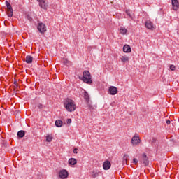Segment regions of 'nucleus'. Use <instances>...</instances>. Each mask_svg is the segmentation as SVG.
<instances>
[{"instance_id":"f257e3e1","label":"nucleus","mask_w":179,"mask_h":179,"mask_svg":"<svg viewBox=\"0 0 179 179\" xmlns=\"http://www.w3.org/2000/svg\"><path fill=\"white\" fill-rule=\"evenodd\" d=\"M64 106L69 113H72L76 110V105L75 101L71 99H66L64 102Z\"/></svg>"},{"instance_id":"f03ea898","label":"nucleus","mask_w":179,"mask_h":179,"mask_svg":"<svg viewBox=\"0 0 179 179\" xmlns=\"http://www.w3.org/2000/svg\"><path fill=\"white\" fill-rule=\"evenodd\" d=\"M84 82V83H87V85H92L93 83V80H92V74H90V71H84L83 73V77L80 78Z\"/></svg>"},{"instance_id":"7ed1b4c3","label":"nucleus","mask_w":179,"mask_h":179,"mask_svg":"<svg viewBox=\"0 0 179 179\" xmlns=\"http://www.w3.org/2000/svg\"><path fill=\"white\" fill-rule=\"evenodd\" d=\"M6 5L7 6V15L8 17H12L13 16V8H12V5L8 1H6Z\"/></svg>"},{"instance_id":"20e7f679","label":"nucleus","mask_w":179,"mask_h":179,"mask_svg":"<svg viewBox=\"0 0 179 179\" xmlns=\"http://www.w3.org/2000/svg\"><path fill=\"white\" fill-rule=\"evenodd\" d=\"M139 143H141V138L138 134H135L131 138V145H133V146H138Z\"/></svg>"},{"instance_id":"39448f33","label":"nucleus","mask_w":179,"mask_h":179,"mask_svg":"<svg viewBox=\"0 0 179 179\" xmlns=\"http://www.w3.org/2000/svg\"><path fill=\"white\" fill-rule=\"evenodd\" d=\"M37 29L38 31L41 33V34H44L45 31H47V27H45V24H44L43 22H38Z\"/></svg>"},{"instance_id":"423d86ee","label":"nucleus","mask_w":179,"mask_h":179,"mask_svg":"<svg viewBox=\"0 0 179 179\" xmlns=\"http://www.w3.org/2000/svg\"><path fill=\"white\" fill-rule=\"evenodd\" d=\"M68 176H69V173L66 169H62L59 172V177L62 179L68 178Z\"/></svg>"},{"instance_id":"0eeeda50","label":"nucleus","mask_w":179,"mask_h":179,"mask_svg":"<svg viewBox=\"0 0 179 179\" xmlns=\"http://www.w3.org/2000/svg\"><path fill=\"white\" fill-rule=\"evenodd\" d=\"M84 99L89 107V108H92V105L90 104V96L87 91L84 92Z\"/></svg>"},{"instance_id":"6e6552de","label":"nucleus","mask_w":179,"mask_h":179,"mask_svg":"<svg viewBox=\"0 0 179 179\" xmlns=\"http://www.w3.org/2000/svg\"><path fill=\"white\" fill-rule=\"evenodd\" d=\"M39 6L41 8V9L47 10V9H48V1L43 0L42 1L39 2Z\"/></svg>"},{"instance_id":"1a4fd4ad","label":"nucleus","mask_w":179,"mask_h":179,"mask_svg":"<svg viewBox=\"0 0 179 179\" xmlns=\"http://www.w3.org/2000/svg\"><path fill=\"white\" fill-rule=\"evenodd\" d=\"M108 92L110 94H111V96H115V94L118 93V88L114 86H110Z\"/></svg>"},{"instance_id":"9d476101","label":"nucleus","mask_w":179,"mask_h":179,"mask_svg":"<svg viewBox=\"0 0 179 179\" xmlns=\"http://www.w3.org/2000/svg\"><path fill=\"white\" fill-rule=\"evenodd\" d=\"M141 160L145 166H148V164H149V158H148L146 153L144 152L142 154Z\"/></svg>"},{"instance_id":"9b49d317","label":"nucleus","mask_w":179,"mask_h":179,"mask_svg":"<svg viewBox=\"0 0 179 179\" xmlns=\"http://www.w3.org/2000/svg\"><path fill=\"white\" fill-rule=\"evenodd\" d=\"M171 3L173 10L177 11V10L179 8L178 0H171Z\"/></svg>"},{"instance_id":"f8f14e48","label":"nucleus","mask_w":179,"mask_h":179,"mask_svg":"<svg viewBox=\"0 0 179 179\" xmlns=\"http://www.w3.org/2000/svg\"><path fill=\"white\" fill-rule=\"evenodd\" d=\"M145 26L148 30H153L155 27H153V22L150 20H148L145 22Z\"/></svg>"},{"instance_id":"ddd939ff","label":"nucleus","mask_w":179,"mask_h":179,"mask_svg":"<svg viewBox=\"0 0 179 179\" xmlns=\"http://www.w3.org/2000/svg\"><path fill=\"white\" fill-rule=\"evenodd\" d=\"M111 168V162L110 161H105L103 164V169L105 170H110Z\"/></svg>"},{"instance_id":"4468645a","label":"nucleus","mask_w":179,"mask_h":179,"mask_svg":"<svg viewBox=\"0 0 179 179\" xmlns=\"http://www.w3.org/2000/svg\"><path fill=\"white\" fill-rule=\"evenodd\" d=\"M124 52H131L132 49H131V46L129 45H124L123 47Z\"/></svg>"},{"instance_id":"2eb2a0df","label":"nucleus","mask_w":179,"mask_h":179,"mask_svg":"<svg viewBox=\"0 0 179 179\" xmlns=\"http://www.w3.org/2000/svg\"><path fill=\"white\" fill-rule=\"evenodd\" d=\"M76 163H78V161H76V159L75 158H70L69 159V164H70V166H75Z\"/></svg>"},{"instance_id":"dca6fc26","label":"nucleus","mask_w":179,"mask_h":179,"mask_svg":"<svg viewBox=\"0 0 179 179\" xmlns=\"http://www.w3.org/2000/svg\"><path fill=\"white\" fill-rule=\"evenodd\" d=\"M26 135V132L23 130H20L17 133V138H23Z\"/></svg>"},{"instance_id":"f3484780","label":"nucleus","mask_w":179,"mask_h":179,"mask_svg":"<svg viewBox=\"0 0 179 179\" xmlns=\"http://www.w3.org/2000/svg\"><path fill=\"white\" fill-rule=\"evenodd\" d=\"M27 64H31L33 62V57L30 55H27L25 59Z\"/></svg>"},{"instance_id":"a211bd4d","label":"nucleus","mask_w":179,"mask_h":179,"mask_svg":"<svg viewBox=\"0 0 179 179\" xmlns=\"http://www.w3.org/2000/svg\"><path fill=\"white\" fill-rule=\"evenodd\" d=\"M126 13L127 16L130 17V19H134V13H132V10H127Z\"/></svg>"},{"instance_id":"6ab92c4d","label":"nucleus","mask_w":179,"mask_h":179,"mask_svg":"<svg viewBox=\"0 0 179 179\" xmlns=\"http://www.w3.org/2000/svg\"><path fill=\"white\" fill-rule=\"evenodd\" d=\"M62 121L59 120H56L55 122V126L57 127L58 128L62 127Z\"/></svg>"},{"instance_id":"aec40b11","label":"nucleus","mask_w":179,"mask_h":179,"mask_svg":"<svg viewBox=\"0 0 179 179\" xmlns=\"http://www.w3.org/2000/svg\"><path fill=\"white\" fill-rule=\"evenodd\" d=\"M120 59H121L122 62H128V61H129V57H128L127 56H122L120 57Z\"/></svg>"},{"instance_id":"412c9836","label":"nucleus","mask_w":179,"mask_h":179,"mask_svg":"<svg viewBox=\"0 0 179 179\" xmlns=\"http://www.w3.org/2000/svg\"><path fill=\"white\" fill-rule=\"evenodd\" d=\"M120 31L121 34H127V31H128V30H127V29H125V27H121L120 29Z\"/></svg>"},{"instance_id":"4be33fe9","label":"nucleus","mask_w":179,"mask_h":179,"mask_svg":"<svg viewBox=\"0 0 179 179\" xmlns=\"http://www.w3.org/2000/svg\"><path fill=\"white\" fill-rule=\"evenodd\" d=\"M52 136L51 135H48L46 136V142H52Z\"/></svg>"},{"instance_id":"5701e85b","label":"nucleus","mask_w":179,"mask_h":179,"mask_svg":"<svg viewBox=\"0 0 179 179\" xmlns=\"http://www.w3.org/2000/svg\"><path fill=\"white\" fill-rule=\"evenodd\" d=\"M92 177V178H96V177H99V172H93Z\"/></svg>"},{"instance_id":"b1692460","label":"nucleus","mask_w":179,"mask_h":179,"mask_svg":"<svg viewBox=\"0 0 179 179\" xmlns=\"http://www.w3.org/2000/svg\"><path fill=\"white\" fill-rule=\"evenodd\" d=\"M62 63L64 64V65H68V64H69V62L68 61L67 59L64 58L62 59Z\"/></svg>"},{"instance_id":"393cba45","label":"nucleus","mask_w":179,"mask_h":179,"mask_svg":"<svg viewBox=\"0 0 179 179\" xmlns=\"http://www.w3.org/2000/svg\"><path fill=\"white\" fill-rule=\"evenodd\" d=\"M170 69H171V71H176V66L171 64L170 66Z\"/></svg>"},{"instance_id":"a878e982","label":"nucleus","mask_w":179,"mask_h":179,"mask_svg":"<svg viewBox=\"0 0 179 179\" xmlns=\"http://www.w3.org/2000/svg\"><path fill=\"white\" fill-rule=\"evenodd\" d=\"M128 157H129V156L128 155L125 154L123 156V160H128Z\"/></svg>"},{"instance_id":"bb28decb","label":"nucleus","mask_w":179,"mask_h":179,"mask_svg":"<svg viewBox=\"0 0 179 179\" xmlns=\"http://www.w3.org/2000/svg\"><path fill=\"white\" fill-rule=\"evenodd\" d=\"M133 163H134V164H138V159L134 158V159H133Z\"/></svg>"},{"instance_id":"cd10ccee","label":"nucleus","mask_w":179,"mask_h":179,"mask_svg":"<svg viewBox=\"0 0 179 179\" xmlns=\"http://www.w3.org/2000/svg\"><path fill=\"white\" fill-rule=\"evenodd\" d=\"M27 17L28 20H29V22H31V20H33V18H31V17H30V15H27Z\"/></svg>"},{"instance_id":"c85d7f7f","label":"nucleus","mask_w":179,"mask_h":179,"mask_svg":"<svg viewBox=\"0 0 179 179\" xmlns=\"http://www.w3.org/2000/svg\"><path fill=\"white\" fill-rule=\"evenodd\" d=\"M78 150H79L78 148H74V149H73V153H75L76 155H77Z\"/></svg>"},{"instance_id":"c756f323","label":"nucleus","mask_w":179,"mask_h":179,"mask_svg":"<svg viewBox=\"0 0 179 179\" xmlns=\"http://www.w3.org/2000/svg\"><path fill=\"white\" fill-rule=\"evenodd\" d=\"M38 108H40V109L43 108V104L39 103V104L38 105Z\"/></svg>"},{"instance_id":"7c9ffc66","label":"nucleus","mask_w":179,"mask_h":179,"mask_svg":"<svg viewBox=\"0 0 179 179\" xmlns=\"http://www.w3.org/2000/svg\"><path fill=\"white\" fill-rule=\"evenodd\" d=\"M71 122H72V119H68L67 124H71Z\"/></svg>"},{"instance_id":"2f4dec72","label":"nucleus","mask_w":179,"mask_h":179,"mask_svg":"<svg viewBox=\"0 0 179 179\" xmlns=\"http://www.w3.org/2000/svg\"><path fill=\"white\" fill-rule=\"evenodd\" d=\"M171 123V122L169 120H166L167 125H170Z\"/></svg>"},{"instance_id":"473e14b6","label":"nucleus","mask_w":179,"mask_h":179,"mask_svg":"<svg viewBox=\"0 0 179 179\" xmlns=\"http://www.w3.org/2000/svg\"><path fill=\"white\" fill-rule=\"evenodd\" d=\"M122 163H123V164H127V160H123Z\"/></svg>"},{"instance_id":"72a5a7b5","label":"nucleus","mask_w":179,"mask_h":179,"mask_svg":"<svg viewBox=\"0 0 179 179\" xmlns=\"http://www.w3.org/2000/svg\"><path fill=\"white\" fill-rule=\"evenodd\" d=\"M14 85H17V80H15L14 81Z\"/></svg>"},{"instance_id":"f704fd0d","label":"nucleus","mask_w":179,"mask_h":179,"mask_svg":"<svg viewBox=\"0 0 179 179\" xmlns=\"http://www.w3.org/2000/svg\"><path fill=\"white\" fill-rule=\"evenodd\" d=\"M15 87H17V84L14 86Z\"/></svg>"}]
</instances>
